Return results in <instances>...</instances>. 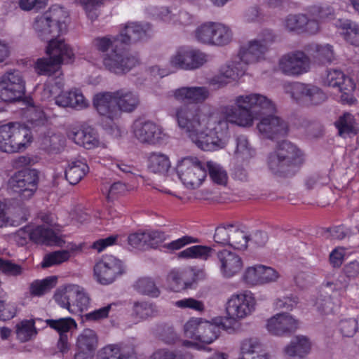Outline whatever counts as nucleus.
I'll return each instance as SVG.
<instances>
[{"label": "nucleus", "instance_id": "37", "mask_svg": "<svg viewBox=\"0 0 359 359\" xmlns=\"http://www.w3.org/2000/svg\"><path fill=\"white\" fill-rule=\"evenodd\" d=\"M88 165L82 161H72L65 170V178L70 184H78L88 172Z\"/></svg>", "mask_w": 359, "mask_h": 359}, {"label": "nucleus", "instance_id": "61", "mask_svg": "<svg viewBox=\"0 0 359 359\" xmlns=\"http://www.w3.org/2000/svg\"><path fill=\"white\" fill-rule=\"evenodd\" d=\"M147 248H156L165 240V235L158 230L144 231Z\"/></svg>", "mask_w": 359, "mask_h": 359}, {"label": "nucleus", "instance_id": "9", "mask_svg": "<svg viewBox=\"0 0 359 359\" xmlns=\"http://www.w3.org/2000/svg\"><path fill=\"white\" fill-rule=\"evenodd\" d=\"M174 116L179 127L185 130L189 137L201 131V127L208 118L203 116L201 109L194 105H182L175 109Z\"/></svg>", "mask_w": 359, "mask_h": 359}, {"label": "nucleus", "instance_id": "64", "mask_svg": "<svg viewBox=\"0 0 359 359\" xmlns=\"http://www.w3.org/2000/svg\"><path fill=\"white\" fill-rule=\"evenodd\" d=\"M88 17L94 20L97 17V8L102 4V0H79Z\"/></svg>", "mask_w": 359, "mask_h": 359}, {"label": "nucleus", "instance_id": "48", "mask_svg": "<svg viewBox=\"0 0 359 359\" xmlns=\"http://www.w3.org/2000/svg\"><path fill=\"white\" fill-rule=\"evenodd\" d=\"M36 333L33 320H23L16 325L17 337L21 342L30 340Z\"/></svg>", "mask_w": 359, "mask_h": 359}, {"label": "nucleus", "instance_id": "40", "mask_svg": "<svg viewBox=\"0 0 359 359\" xmlns=\"http://www.w3.org/2000/svg\"><path fill=\"white\" fill-rule=\"evenodd\" d=\"M97 344V336L95 332L91 329H85L77 338L76 346L78 350L95 352Z\"/></svg>", "mask_w": 359, "mask_h": 359}, {"label": "nucleus", "instance_id": "1", "mask_svg": "<svg viewBox=\"0 0 359 359\" xmlns=\"http://www.w3.org/2000/svg\"><path fill=\"white\" fill-rule=\"evenodd\" d=\"M303 163L301 151L292 143L283 141L268 156L269 170L276 175L287 177L293 175Z\"/></svg>", "mask_w": 359, "mask_h": 359}, {"label": "nucleus", "instance_id": "43", "mask_svg": "<svg viewBox=\"0 0 359 359\" xmlns=\"http://www.w3.org/2000/svg\"><path fill=\"white\" fill-rule=\"evenodd\" d=\"M134 288L140 294L152 298H157L161 294V290L155 281L148 277L139 278L135 282Z\"/></svg>", "mask_w": 359, "mask_h": 359}, {"label": "nucleus", "instance_id": "56", "mask_svg": "<svg viewBox=\"0 0 359 359\" xmlns=\"http://www.w3.org/2000/svg\"><path fill=\"white\" fill-rule=\"evenodd\" d=\"M204 319L201 318H191L184 325V332L187 338L198 341L199 327L202 325Z\"/></svg>", "mask_w": 359, "mask_h": 359}, {"label": "nucleus", "instance_id": "4", "mask_svg": "<svg viewBox=\"0 0 359 359\" xmlns=\"http://www.w3.org/2000/svg\"><path fill=\"white\" fill-rule=\"evenodd\" d=\"M196 40L203 44L223 46L232 40V32L224 24L206 22L198 26L195 32Z\"/></svg>", "mask_w": 359, "mask_h": 359}, {"label": "nucleus", "instance_id": "11", "mask_svg": "<svg viewBox=\"0 0 359 359\" xmlns=\"http://www.w3.org/2000/svg\"><path fill=\"white\" fill-rule=\"evenodd\" d=\"M14 238L21 245L25 244L27 239L50 245L62 246L65 243L55 231L45 225L38 226L32 231L29 229H20L15 233Z\"/></svg>", "mask_w": 359, "mask_h": 359}, {"label": "nucleus", "instance_id": "30", "mask_svg": "<svg viewBox=\"0 0 359 359\" xmlns=\"http://www.w3.org/2000/svg\"><path fill=\"white\" fill-rule=\"evenodd\" d=\"M40 148L49 154H58L65 147V139L60 133L48 130L39 137Z\"/></svg>", "mask_w": 359, "mask_h": 359}, {"label": "nucleus", "instance_id": "22", "mask_svg": "<svg viewBox=\"0 0 359 359\" xmlns=\"http://www.w3.org/2000/svg\"><path fill=\"white\" fill-rule=\"evenodd\" d=\"M266 326L267 330L272 334L282 336L295 331L298 323L290 314L282 313L271 318Z\"/></svg>", "mask_w": 359, "mask_h": 359}, {"label": "nucleus", "instance_id": "53", "mask_svg": "<svg viewBox=\"0 0 359 359\" xmlns=\"http://www.w3.org/2000/svg\"><path fill=\"white\" fill-rule=\"evenodd\" d=\"M345 39L351 44L359 46V25L351 21H346L341 25Z\"/></svg>", "mask_w": 359, "mask_h": 359}, {"label": "nucleus", "instance_id": "63", "mask_svg": "<svg viewBox=\"0 0 359 359\" xmlns=\"http://www.w3.org/2000/svg\"><path fill=\"white\" fill-rule=\"evenodd\" d=\"M0 271L7 276H17L22 273L23 269L19 264L0 258Z\"/></svg>", "mask_w": 359, "mask_h": 359}, {"label": "nucleus", "instance_id": "23", "mask_svg": "<svg viewBox=\"0 0 359 359\" xmlns=\"http://www.w3.org/2000/svg\"><path fill=\"white\" fill-rule=\"evenodd\" d=\"M149 25H143L137 22L126 24L124 29L118 35L116 36L114 41H120L123 44H130L145 40L149 36Z\"/></svg>", "mask_w": 359, "mask_h": 359}, {"label": "nucleus", "instance_id": "57", "mask_svg": "<svg viewBox=\"0 0 359 359\" xmlns=\"http://www.w3.org/2000/svg\"><path fill=\"white\" fill-rule=\"evenodd\" d=\"M326 288L324 290L316 301V305L319 311L321 312L328 314L333 311L334 302L331 295L329 294V292Z\"/></svg>", "mask_w": 359, "mask_h": 359}, {"label": "nucleus", "instance_id": "54", "mask_svg": "<svg viewBox=\"0 0 359 359\" xmlns=\"http://www.w3.org/2000/svg\"><path fill=\"white\" fill-rule=\"evenodd\" d=\"M207 168L212 180L218 184H225L227 181L226 171L218 164L212 161L207 163Z\"/></svg>", "mask_w": 359, "mask_h": 359}, {"label": "nucleus", "instance_id": "52", "mask_svg": "<svg viewBox=\"0 0 359 359\" xmlns=\"http://www.w3.org/2000/svg\"><path fill=\"white\" fill-rule=\"evenodd\" d=\"M248 241L247 234L234 226L228 245L236 250H245L247 248Z\"/></svg>", "mask_w": 359, "mask_h": 359}, {"label": "nucleus", "instance_id": "35", "mask_svg": "<svg viewBox=\"0 0 359 359\" xmlns=\"http://www.w3.org/2000/svg\"><path fill=\"white\" fill-rule=\"evenodd\" d=\"M64 85L62 75L48 77L41 93L42 99L45 100L53 99L56 104L57 97L63 93Z\"/></svg>", "mask_w": 359, "mask_h": 359}, {"label": "nucleus", "instance_id": "60", "mask_svg": "<svg viewBox=\"0 0 359 359\" xmlns=\"http://www.w3.org/2000/svg\"><path fill=\"white\" fill-rule=\"evenodd\" d=\"M190 70L200 68L208 61V55L198 49L190 48Z\"/></svg>", "mask_w": 359, "mask_h": 359}, {"label": "nucleus", "instance_id": "13", "mask_svg": "<svg viewBox=\"0 0 359 359\" xmlns=\"http://www.w3.org/2000/svg\"><path fill=\"white\" fill-rule=\"evenodd\" d=\"M140 64L137 55L112 50L103 59V65L109 72L123 75Z\"/></svg>", "mask_w": 359, "mask_h": 359}, {"label": "nucleus", "instance_id": "58", "mask_svg": "<svg viewBox=\"0 0 359 359\" xmlns=\"http://www.w3.org/2000/svg\"><path fill=\"white\" fill-rule=\"evenodd\" d=\"M190 104H201L210 96V91L205 86H190Z\"/></svg>", "mask_w": 359, "mask_h": 359}, {"label": "nucleus", "instance_id": "12", "mask_svg": "<svg viewBox=\"0 0 359 359\" xmlns=\"http://www.w3.org/2000/svg\"><path fill=\"white\" fill-rule=\"evenodd\" d=\"M124 273L122 262L113 255H105L94 266V276L102 285H109Z\"/></svg>", "mask_w": 359, "mask_h": 359}, {"label": "nucleus", "instance_id": "2", "mask_svg": "<svg viewBox=\"0 0 359 359\" xmlns=\"http://www.w3.org/2000/svg\"><path fill=\"white\" fill-rule=\"evenodd\" d=\"M67 12L59 6H53L33 22V29L38 37L43 41H50L57 37L65 29V19Z\"/></svg>", "mask_w": 359, "mask_h": 359}, {"label": "nucleus", "instance_id": "33", "mask_svg": "<svg viewBox=\"0 0 359 359\" xmlns=\"http://www.w3.org/2000/svg\"><path fill=\"white\" fill-rule=\"evenodd\" d=\"M245 69L241 62H232L222 67L219 74L215 79L216 83L224 86L232 81L238 79L245 74Z\"/></svg>", "mask_w": 359, "mask_h": 359}, {"label": "nucleus", "instance_id": "29", "mask_svg": "<svg viewBox=\"0 0 359 359\" xmlns=\"http://www.w3.org/2000/svg\"><path fill=\"white\" fill-rule=\"evenodd\" d=\"M311 350V343L309 339L304 335H297L285 346L283 352L288 357L304 359Z\"/></svg>", "mask_w": 359, "mask_h": 359}, {"label": "nucleus", "instance_id": "19", "mask_svg": "<svg viewBox=\"0 0 359 359\" xmlns=\"http://www.w3.org/2000/svg\"><path fill=\"white\" fill-rule=\"evenodd\" d=\"M93 104L100 116L110 120L117 119L121 116L115 102L114 92H100L95 94Z\"/></svg>", "mask_w": 359, "mask_h": 359}, {"label": "nucleus", "instance_id": "45", "mask_svg": "<svg viewBox=\"0 0 359 359\" xmlns=\"http://www.w3.org/2000/svg\"><path fill=\"white\" fill-rule=\"evenodd\" d=\"M190 48H181L170 59V65L176 69L190 70Z\"/></svg>", "mask_w": 359, "mask_h": 359}, {"label": "nucleus", "instance_id": "32", "mask_svg": "<svg viewBox=\"0 0 359 359\" xmlns=\"http://www.w3.org/2000/svg\"><path fill=\"white\" fill-rule=\"evenodd\" d=\"M136 353L133 346L108 345L98 353L97 359H135Z\"/></svg>", "mask_w": 359, "mask_h": 359}, {"label": "nucleus", "instance_id": "55", "mask_svg": "<svg viewBox=\"0 0 359 359\" xmlns=\"http://www.w3.org/2000/svg\"><path fill=\"white\" fill-rule=\"evenodd\" d=\"M234 225H221L216 228L214 241L221 245H228Z\"/></svg>", "mask_w": 359, "mask_h": 359}, {"label": "nucleus", "instance_id": "31", "mask_svg": "<svg viewBox=\"0 0 359 359\" xmlns=\"http://www.w3.org/2000/svg\"><path fill=\"white\" fill-rule=\"evenodd\" d=\"M115 102L118 112H132L139 105L140 99L134 92L122 88L115 91Z\"/></svg>", "mask_w": 359, "mask_h": 359}, {"label": "nucleus", "instance_id": "5", "mask_svg": "<svg viewBox=\"0 0 359 359\" xmlns=\"http://www.w3.org/2000/svg\"><path fill=\"white\" fill-rule=\"evenodd\" d=\"M215 119L208 118L198 130L191 135V140L199 148L205 151H212L224 148L227 144L226 133L216 131L212 123Z\"/></svg>", "mask_w": 359, "mask_h": 359}, {"label": "nucleus", "instance_id": "14", "mask_svg": "<svg viewBox=\"0 0 359 359\" xmlns=\"http://www.w3.org/2000/svg\"><path fill=\"white\" fill-rule=\"evenodd\" d=\"M273 113L261 117L257 124L262 137L271 140L286 136L289 131L287 123Z\"/></svg>", "mask_w": 359, "mask_h": 359}, {"label": "nucleus", "instance_id": "47", "mask_svg": "<svg viewBox=\"0 0 359 359\" xmlns=\"http://www.w3.org/2000/svg\"><path fill=\"white\" fill-rule=\"evenodd\" d=\"M241 356L239 358H247L252 355L263 352L264 346L259 339L250 337L243 339L241 344Z\"/></svg>", "mask_w": 359, "mask_h": 359}, {"label": "nucleus", "instance_id": "3", "mask_svg": "<svg viewBox=\"0 0 359 359\" xmlns=\"http://www.w3.org/2000/svg\"><path fill=\"white\" fill-rule=\"evenodd\" d=\"M29 128L18 122L0 126V150L7 153L18 152L31 142Z\"/></svg>", "mask_w": 359, "mask_h": 359}, {"label": "nucleus", "instance_id": "28", "mask_svg": "<svg viewBox=\"0 0 359 359\" xmlns=\"http://www.w3.org/2000/svg\"><path fill=\"white\" fill-rule=\"evenodd\" d=\"M67 136L75 144L87 149H93L99 144L96 132L90 127L73 129L68 132Z\"/></svg>", "mask_w": 359, "mask_h": 359}, {"label": "nucleus", "instance_id": "38", "mask_svg": "<svg viewBox=\"0 0 359 359\" xmlns=\"http://www.w3.org/2000/svg\"><path fill=\"white\" fill-rule=\"evenodd\" d=\"M334 124L341 137H350L355 135L358 133L355 120L353 116L349 113H344L342 116H339Z\"/></svg>", "mask_w": 359, "mask_h": 359}, {"label": "nucleus", "instance_id": "59", "mask_svg": "<svg viewBox=\"0 0 359 359\" xmlns=\"http://www.w3.org/2000/svg\"><path fill=\"white\" fill-rule=\"evenodd\" d=\"M175 306L182 309H190L200 313L205 311V306L203 302L191 297L175 302Z\"/></svg>", "mask_w": 359, "mask_h": 359}, {"label": "nucleus", "instance_id": "27", "mask_svg": "<svg viewBox=\"0 0 359 359\" xmlns=\"http://www.w3.org/2000/svg\"><path fill=\"white\" fill-rule=\"evenodd\" d=\"M56 104L64 108L83 109L89 106V102L80 89L72 88L68 91H63L57 97Z\"/></svg>", "mask_w": 359, "mask_h": 359}, {"label": "nucleus", "instance_id": "17", "mask_svg": "<svg viewBox=\"0 0 359 359\" xmlns=\"http://www.w3.org/2000/svg\"><path fill=\"white\" fill-rule=\"evenodd\" d=\"M309 59L304 53L295 51L280 58L279 68L285 74L297 76L306 72L309 69Z\"/></svg>", "mask_w": 359, "mask_h": 359}, {"label": "nucleus", "instance_id": "42", "mask_svg": "<svg viewBox=\"0 0 359 359\" xmlns=\"http://www.w3.org/2000/svg\"><path fill=\"white\" fill-rule=\"evenodd\" d=\"M60 64L56 63L54 58L48 56V57H43L37 60L35 68L39 74L55 76L62 75L60 69Z\"/></svg>", "mask_w": 359, "mask_h": 359}, {"label": "nucleus", "instance_id": "62", "mask_svg": "<svg viewBox=\"0 0 359 359\" xmlns=\"http://www.w3.org/2000/svg\"><path fill=\"white\" fill-rule=\"evenodd\" d=\"M339 329L343 336L352 337L358 330V320L355 318H348L341 320Z\"/></svg>", "mask_w": 359, "mask_h": 359}, {"label": "nucleus", "instance_id": "18", "mask_svg": "<svg viewBox=\"0 0 359 359\" xmlns=\"http://www.w3.org/2000/svg\"><path fill=\"white\" fill-rule=\"evenodd\" d=\"M255 299L250 295L241 294L233 295L226 308L229 318L238 320L250 315L255 309Z\"/></svg>", "mask_w": 359, "mask_h": 359}, {"label": "nucleus", "instance_id": "25", "mask_svg": "<svg viewBox=\"0 0 359 359\" xmlns=\"http://www.w3.org/2000/svg\"><path fill=\"white\" fill-rule=\"evenodd\" d=\"M46 323L60 334L57 348L60 352L64 353L69 349L68 337L67 333L72 328H76V321L70 318H61L58 319H47Z\"/></svg>", "mask_w": 359, "mask_h": 359}, {"label": "nucleus", "instance_id": "41", "mask_svg": "<svg viewBox=\"0 0 359 359\" xmlns=\"http://www.w3.org/2000/svg\"><path fill=\"white\" fill-rule=\"evenodd\" d=\"M309 48L315 61L320 64L330 63L334 59L332 46L329 44H312Z\"/></svg>", "mask_w": 359, "mask_h": 359}, {"label": "nucleus", "instance_id": "7", "mask_svg": "<svg viewBox=\"0 0 359 359\" xmlns=\"http://www.w3.org/2000/svg\"><path fill=\"white\" fill-rule=\"evenodd\" d=\"M222 114V117L212 122L216 131L219 130L222 133H227L229 123L240 127H250L253 124L254 116L252 111L243 109L236 104L224 107Z\"/></svg>", "mask_w": 359, "mask_h": 359}, {"label": "nucleus", "instance_id": "10", "mask_svg": "<svg viewBox=\"0 0 359 359\" xmlns=\"http://www.w3.org/2000/svg\"><path fill=\"white\" fill-rule=\"evenodd\" d=\"M38 172L35 169H25L15 173L8 180L9 187L22 200L29 199L37 189Z\"/></svg>", "mask_w": 359, "mask_h": 359}, {"label": "nucleus", "instance_id": "49", "mask_svg": "<svg viewBox=\"0 0 359 359\" xmlns=\"http://www.w3.org/2000/svg\"><path fill=\"white\" fill-rule=\"evenodd\" d=\"M133 315L140 319L152 317L157 313L154 304L148 302H135L133 304Z\"/></svg>", "mask_w": 359, "mask_h": 359}, {"label": "nucleus", "instance_id": "21", "mask_svg": "<svg viewBox=\"0 0 359 359\" xmlns=\"http://www.w3.org/2000/svg\"><path fill=\"white\" fill-rule=\"evenodd\" d=\"M220 271L225 277H232L241 271L243 262L236 253L228 250H222L217 253Z\"/></svg>", "mask_w": 359, "mask_h": 359}, {"label": "nucleus", "instance_id": "46", "mask_svg": "<svg viewBox=\"0 0 359 359\" xmlns=\"http://www.w3.org/2000/svg\"><path fill=\"white\" fill-rule=\"evenodd\" d=\"M56 282V276H49L43 280H34L29 285V292L32 296H41L53 288Z\"/></svg>", "mask_w": 359, "mask_h": 359}, {"label": "nucleus", "instance_id": "34", "mask_svg": "<svg viewBox=\"0 0 359 359\" xmlns=\"http://www.w3.org/2000/svg\"><path fill=\"white\" fill-rule=\"evenodd\" d=\"M266 53L265 46L257 43L255 40L241 47L239 56L241 60L245 64L255 63L263 59Z\"/></svg>", "mask_w": 359, "mask_h": 359}, {"label": "nucleus", "instance_id": "20", "mask_svg": "<svg viewBox=\"0 0 359 359\" xmlns=\"http://www.w3.org/2000/svg\"><path fill=\"white\" fill-rule=\"evenodd\" d=\"M234 102L238 107L250 111L252 108L259 107L263 113L276 111V106L273 102L267 97L259 93L237 96Z\"/></svg>", "mask_w": 359, "mask_h": 359}, {"label": "nucleus", "instance_id": "6", "mask_svg": "<svg viewBox=\"0 0 359 359\" xmlns=\"http://www.w3.org/2000/svg\"><path fill=\"white\" fill-rule=\"evenodd\" d=\"M25 93V80L19 70H10L0 76V99L2 101H20L24 97Z\"/></svg>", "mask_w": 359, "mask_h": 359}, {"label": "nucleus", "instance_id": "16", "mask_svg": "<svg viewBox=\"0 0 359 359\" xmlns=\"http://www.w3.org/2000/svg\"><path fill=\"white\" fill-rule=\"evenodd\" d=\"M133 133L140 142L149 145L160 144L167 138L163 128L151 121L135 122Z\"/></svg>", "mask_w": 359, "mask_h": 359}, {"label": "nucleus", "instance_id": "8", "mask_svg": "<svg viewBox=\"0 0 359 359\" xmlns=\"http://www.w3.org/2000/svg\"><path fill=\"white\" fill-rule=\"evenodd\" d=\"M177 172L183 184L191 189L199 187L207 175L205 168L193 157L182 159L177 166Z\"/></svg>", "mask_w": 359, "mask_h": 359}, {"label": "nucleus", "instance_id": "51", "mask_svg": "<svg viewBox=\"0 0 359 359\" xmlns=\"http://www.w3.org/2000/svg\"><path fill=\"white\" fill-rule=\"evenodd\" d=\"M70 257L69 250H58L47 254L44 256L41 263L43 268H47L53 265L60 264Z\"/></svg>", "mask_w": 359, "mask_h": 359}, {"label": "nucleus", "instance_id": "15", "mask_svg": "<svg viewBox=\"0 0 359 359\" xmlns=\"http://www.w3.org/2000/svg\"><path fill=\"white\" fill-rule=\"evenodd\" d=\"M323 82L329 87L338 88L341 93V100L343 103L352 104L356 101L353 96L355 84L342 72L336 69L329 70Z\"/></svg>", "mask_w": 359, "mask_h": 359}, {"label": "nucleus", "instance_id": "44", "mask_svg": "<svg viewBox=\"0 0 359 359\" xmlns=\"http://www.w3.org/2000/svg\"><path fill=\"white\" fill-rule=\"evenodd\" d=\"M219 333L220 327L217 325L204 320L199 327L198 341L204 344H211L218 338Z\"/></svg>", "mask_w": 359, "mask_h": 359}, {"label": "nucleus", "instance_id": "26", "mask_svg": "<svg viewBox=\"0 0 359 359\" xmlns=\"http://www.w3.org/2000/svg\"><path fill=\"white\" fill-rule=\"evenodd\" d=\"M46 53L54 58L56 63H69L74 58L73 49L62 39L54 38L48 42Z\"/></svg>", "mask_w": 359, "mask_h": 359}, {"label": "nucleus", "instance_id": "50", "mask_svg": "<svg viewBox=\"0 0 359 359\" xmlns=\"http://www.w3.org/2000/svg\"><path fill=\"white\" fill-rule=\"evenodd\" d=\"M307 17L304 14L289 15L284 20L285 28L290 32H303Z\"/></svg>", "mask_w": 359, "mask_h": 359}, {"label": "nucleus", "instance_id": "36", "mask_svg": "<svg viewBox=\"0 0 359 359\" xmlns=\"http://www.w3.org/2000/svg\"><path fill=\"white\" fill-rule=\"evenodd\" d=\"M76 293H78V285H65L57 290L54 299L61 307L67 309L69 312H74L72 303Z\"/></svg>", "mask_w": 359, "mask_h": 359}, {"label": "nucleus", "instance_id": "39", "mask_svg": "<svg viewBox=\"0 0 359 359\" xmlns=\"http://www.w3.org/2000/svg\"><path fill=\"white\" fill-rule=\"evenodd\" d=\"M170 168L168 156L160 152H153L148 158V169L154 173L164 174Z\"/></svg>", "mask_w": 359, "mask_h": 359}, {"label": "nucleus", "instance_id": "24", "mask_svg": "<svg viewBox=\"0 0 359 359\" xmlns=\"http://www.w3.org/2000/svg\"><path fill=\"white\" fill-rule=\"evenodd\" d=\"M291 93L293 98H304L314 105L320 104L327 99L326 95L319 88L302 83H294Z\"/></svg>", "mask_w": 359, "mask_h": 359}]
</instances>
